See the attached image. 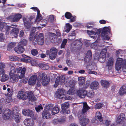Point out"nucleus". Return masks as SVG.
I'll return each mask as SVG.
<instances>
[{"label":"nucleus","mask_w":126,"mask_h":126,"mask_svg":"<svg viewBox=\"0 0 126 126\" xmlns=\"http://www.w3.org/2000/svg\"><path fill=\"white\" fill-rule=\"evenodd\" d=\"M39 75L37 79L38 84L39 85H41L42 83L43 85L46 86L48 84L49 79L47 78V76L45 73L39 72L37 73V75H34L32 76L30 78L28 81L30 85H33L36 83L37 79V75Z\"/></svg>","instance_id":"obj_1"},{"label":"nucleus","mask_w":126,"mask_h":126,"mask_svg":"<svg viewBox=\"0 0 126 126\" xmlns=\"http://www.w3.org/2000/svg\"><path fill=\"white\" fill-rule=\"evenodd\" d=\"M18 110L17 107H15L13 110V111L11 113L10 110L9 109H6L5 110H3L2 113H3V117L4 120L8 119L9 118L11 117L13 118L14 117V119L15 121L17 123L20 121L21 115L17 111Z\"/></svg>","instance_id":"obj_2"},{"label":"nucleus","mask_w":126,"mask_h":126,"mask_svg":"<svg viewBox=\"0 0 126 126\" xmlns=\"http://www.w3.org/2000/svg\"><path fill=\"white\" fill-rule=\"evenodd\" d=\"M83 106L81 112H79L78 115V118L79 120V122L81 126H85L89 122V121L88 119L86 118L85 117L82 116L90 108L87 105L86 102L83 103Z\"/></svg>","instance_id":"obj_3"},{"label":"nucleus","mask_w":126,"mask_h":126,"mask_svg":"<svg viewBox=\"0 0 126 126\" xmlns=\"http://www.w3.org/2000/svg\"><path fill=\"white\" fill-rule=\"evenodd\" d=\"M17 97L19 99H22L24 100H25L28 98L30 99V100L32 102L36 100V98L34 97L32 92H27L25 93L23 91H20L18 92Z\"/></svg>","instance_id":"obj_4"},{"label":"nucleus","mask_w":126,"mask_h":126,"mask_svg":"<svg viewBox=\"0 0 126 126\" xmlns=\"http://www.w3.org/2000/svg\"><path fill=\"white\" fill-rule=\"evenodd\" d=\"M121 67H122L123 71L126 72V60H123L122 58H118L116 63V69L119 71Z\"/></svg>","instance_id":"obj_5"},{"label":"nucleus","mask_w":126,"mask_h":126,"mask_svg":"<svg viewBox=\"0 0 126 126\" xmlns=\"http://www.w3.org/2000/svg\"><path fill=\"white\" fill-rule=\"evenodd\" d=\"M37 34L36 33V35L34 37V39L30 42L34 45H36L37 43L40 45H43L44 41L43 34L40 33L37 37L36 36H37Z\"/></svg>","instance_id":"obj_6"},{"label":"nucleus","mask_w":126,"mask_h":126,"mask_svg":"<svg viewBox=\"0 0 126 126\" xmlns=\"http://www.w3.org/2000/svg\"><path fill=\"white\" fill-rule=\"evenodd\" d=\"M47 21V20L42 19L41 15L40 14L37 15L36 19L34 23V24L35 23L37 22V25L39 26L40 25V26L36 27V28H38L39 29H40L46 25Z\"/></svg>","instance_id":"obj_7"},{"label":"nucleus","mask_w":126,"mask_h":126,"mask_svg":"<svg viewBox=\"0 0 126 126\" xmlns=\"http://www.w3.org/2000/svg\"><path fill=\"white\" fill-rule=\"evenodd\" d=\"M53 105L52 104H50L46 106L42 113L43 117L44 118L48 119L50 118L51 109L53 108Z\"/></svg>","instance_id":"obj_8"},{"label":"nucleus","mask_w":126,"mask_h":126,"mask_svg":"<svg viewBox=\"0 0 126 126\" xmlns=\"http://www.w3.org/2000/svg\"><path fill=\"white\" fill-rule=\"evenodd\" d=\"M57 51V50L56 48L53 47L50 49V51L48 50H47L46 53L47 55H48L49 53V58L50 59L53 60L56 58Z\"/></svg>","instance_id":"obj_9"},{"label":"nucleus","mask_w":126,"mask_h":126,"mask_svg":"<svg viewBox=\"0 0 126 126\" xmlns=\"http://www.w3.org/2000/svg\"><path fill=\"white\" fill-rule=\"evenodd\" d=\"M7 91L8 92L6 95V97L5 99L3 98L1 99V101L3 103L10 102L12 101V96L13 94V90L10 89H7Z\"/></svg>","instance_id":"obj_10"},{"label":"nucleus","mask_w":126,"mask_h":126,"mask_svg":"<svg viewBox=\"0 0 126 126\" xmlns=\"http://www.w3.org/2000/svg\"><path fill=\"white\" fill-rule=\"evenodd\" d=\"M82 45L81 39L80 38L77 39L72 44L71 46L72 50H75L77 48H80Z\"/></svg>","instance_id":"obj_11"},{"label":"nucleus","mask_w":126,"mask_h":126,"mask_svg":"<svg viewBox=\"0 0 126 126\" xmlns=\"http://www.w3.org/2000/svg\"><path fill=\"white\" fill-rule=\"evenodd\" d=\"M22 17V16L18 13H13L7 17L8 19L12 20L14 22L18 21Z\"/></svg>","instance_id":"obj_12"},{"label":"nucleus","mask_w":126,"mask_h":126,"mask_svg":"<svg viewBox=\"0 0 126 126\" xmlns=\"http://www.w3.org/2000/svg\"><path fill=\"white\" fill-rule=\"evenodd\" d=\"M87 31L88 34L91 35L90 37L94 39H95L96 38V35H98V38H99L98 36H99L98 35L100 33V30L96 28L94 29V31L87 30Z\"/></svg>","instance_id":"obj_13"},{"label":"nucleus","mask_w":126,"mask_h":126,"mask_svg":"<svg viewBox=\"0 0 126 126\" xmlns=\"http://www.w3.org/2000/svg\"><path fill=\"white\" fill-rule=\"evenodd\" d=\"M23 21L25 27L27 29V31L29 30L30 28V25L33 24V22L30 19L26 17L23 18Z\"/></svg>","instance_id":"obj_14"},{"label":"nucleus","mask_w":126,"mask_h":126,"mask_svg":"<svg viewBox=\"0 0 126 126\" xmlns=\"http://www.w3.org/2000/svg\"><path fill=\"white\" fill-rule=\"evenodd\" d=\"M65 93V90L63 89H59L56 92V97L61 99L64 96Z\"/></svg>","instance_id":"obj_15"},{"label":"nucleus","mask_w":126,"mask_h":126,"mask_svg":"<svg viewBox=\"0 0 126 126\" xmlns=\"http://www.w3.org/2000/svg\"><path fill=\"white\" fill-rule=\"evenodd\" d=\"M107 52L106 49H104L101 51L98 59V61L100 62H103L105 60L106 54Z\"/></svg>","instance_id":"obj_16"},{"label":"nucleus","mask_w":126,"mask_h":126,"mask_svg":"<svg viewBox=\"0 0 126 126\" xmlns=\"http://www.w3.org/2000/svg\"><path fill=\"white\" fill-rule=\"evenodd\" d=\"M23 114L24 115L32 117L34 116L33 111L29 109H23L22 111Z\"/></svg>","instance_id":"obj_17"},{"label":"nucleus","mask_w":126,"mask_h":126,"mask_svg":"<svg viewBox=\"0 0 126 126\" xmlns=\"http://www.w3.org/2000/svg\"><path fill=\"white\" fill-rule=\"evenodd\" d=\"M69 86L71 88L67 92V94H73L76 93L75 91L73 88L74 86L75 83L73 82V80H71L69 82Z\"/></svg>","instance_id":"obj_18"},{"label":"nucleus","mask_w":126,"mask_h":126,"mask_svg":"<svg viewBox=\"0 0 126 126\" xmlns=\"http://www.w3.org/2000/svg\"><path fill=\"white\" fill-rule=\"evenodd\" d=\"M26 70V69L25 68H22V67H20L17 68V73L20 74V75H19L18 76V77L20 79L22 78L24 76Z\"/></svg>","instance_id":"obj_19"},{"label":"nucleus","mask_w":126,"mask_h":126,"mask_svg":"<svg viewBox=\"0 0 126 126\" xmlns=\"http://www.w3.org/2000/svg\"><path fill=\"white\" fill-rule=\"evenodd\" d=\"M126 119L124 114L121 113L116 118L117 123H120L121 122L125 121Z\"/></svg>","instance_id":"obj_20"},{"label":"nucleus","mask_w":126,"mask_h":126,"mask_svg":"<svg viewBox=\"0 0 126 126\" xmlns=\"http://www.w3.org/2000/svg\"><path fill=\"white\" fill-rule=\"evenodd\" d=\"M24 123L26 126H33L34 122L32 119L27 118L24 121Z\"/></svg>","instance_id":"obj_21"},{"label":"nucleus","mask_w":126,"mask_h":126,"mask_svg":"<svg viewBox=\"0 0 126 126\" xmlns=\"http://www.w3.org/2000/svg\"><path fill=\"white\" fill-rule=\"evenodd\" d=\"M19 30L17 28H14L12 30L10 33V34L12 37V38H16L17 36V34Z\"/></svg>","instance_id":"obj_22"},{"label":"nucleus","mask_w":126,"mask_h":126,"mask_svg":"<svg viewBox=\"0 0 126 126\" xmlns=\"http://www.w3.org/2000/svg\"><path fill=\"white\" fill-rule=\"evenodd\" d=\"M87 91L85 90H81L78 91L77 93V94L80 97L84 98L86 95Z\"/></svg>","instance_id":"obj_23"},{"label":"nucleus","mask_w":126,"mask_h":126,"mask_svg":"<svg viewBox=\"0 0 126 126\" xmlns=\"http://www.w3.org/2000/svg\"><path fill=\"white\" fill-rule=\"evenodd\" d=\"M14 50L18 54L22 53L24 50L23 47L21 46H19V45L15 48Z\"/></svg>","instance_id":"obj_24"},{"label":"nucleus","mask_w":126,"mask_h":126,"mask_svg":"<svg viewBox=\"0 0 126 126\" xmlns=\"http://www.w3.org/2000/svg\"><path fill=\"white\" fill-rule=\"evenodd\" d=\"M99 87V84L96 81L92 82L90 85V87L92 89H97Z\"/></svg>","instance_id":"obj_25"},{"label":"nucleus","mask_w":126,"mask_h":126,"mask_svg":"<svg viewBox=\"0 0 126 126\" xmlns=\"http://www.w3.org/2000/svg\"><path fill=\"white\" fill-rule=\"evenodd\" d=\"M91 52L90 50L88 51L87 52L86 56L85 58V61H89L92 58Z\"/></svg>","instance_id":"obj_26"},{"label":"nucleus","mask_w":126,"mask_h":126,"mask_svg":"<svg viewBox=\"0 0 126 126\" xmlns=\"http://www.w3.org/2000/svg\"><path fill=\"white\" fill-rule=\"evenodd\" d=\"M49 35L51 42L52 43L54 42L57 39L56 35L54 33L52 32L49 33Z\"/></svg>","instance_id":"obj_27"},{"label":"nucleus","mask_w":126,"mask_h":126,"mask_svg":"<svg viewBox=\"0 0 126 126\" xmlns=\"http://www.w3.org/2000/svg\"><path fill=\"white\" fill-rule=\"evenodd\" d=\"M119 93L121 95H123L126 93V86L124 85L121 87L119 91Z\"/></svg>","instance_id":"obj_28"},{"label":"nucleus","mask_w":126,"mask_h":126,"mask_svg":"<svg viewBox=\"0 0 126 126\" xmlns=\"http://www.w3.org/2000/svg\"><path fill=\"white\" fill-rule=\"evenodd\" d=\"M75 33L74 31L71 32L68 35V39L70 40H74L75 37Z\"/></svg>","instance_id":"obj_29"},{"label":"nucleus","mask_w":126,"mask_h":126,"mask_svg":"<svg viewBox=\"0 0 126 126\" xmlns=\"http://www.w3.org/2000/svg\"><path fill=\"white\" fill-rule=\"evenodd\" d=\"M51 113L53 115H54L58 113L59 112V110L58 106H56L52 109H51Z\"/></svg>","instance_id":"obj_30"},{"label":"nucleus","mask_w":126,"mask_h":126,"mask_svg":"<svg viewBox=\"0 0 126 126\" xmlns=\"http://www.w3.org/2000/svg\"><path fill=\"white\" fill-rule=\"evenodd\" d=\"M114 62V60L112 57L110 58L106 63V66H108V68L109 67L113 65Z\"/></svg>","instance_id":"obj_31"},{"label":"nucleus","mask_w":126,"mask_h":126,"mask_svg":"<svg viewBox=\"0 0 126 126\" xmlns=\"http://www.w3.org/2000/svg\"><path fill=\"white\" fill-rule=\"evenodd\" d=\"M19 75L16 74L12 77H10V79L11 81L13 82H17L18 81V77L19 76Z\"/></svg>","instance_id":"obj_32"},{"label":"nucleus","mask_w":126,"mask_h":126,"mask_svg":"<svg viewBox=\"0 0 126 126\" xmlns=\"http://www.w3.org/2000/svg\"><path fill=\"white\" fill-rule=\"evenodd\" d=\"M38 29V28H36L35 27H33L32 28V30L31 31V34L30 35V37L29 38V40L30 42L32 41V40L34 39V37H33V36L34 35V33L35 32L36 29Z\"/></svg>","instance_id":"obj_33"},{"label":"nucleus","mask_w":126,"mask_h":126,"mask_svg":"<svg viewBox=\"0 0 126 126\" xmlns=\"http://www.w3.org/2000/svg\"><path fill=\"white\" fill-rule=\"evenodd\" d=\"M61 79L59 77H57L55 82V84L54 85L55 87H56L60 83H62V82H63L64 81V79H62L61 81H60Z\"/></svg>","instance_id":"obj_34"},{"label":"nucleus","mask_w":126,"mask_h":126,"mask_svg":"<svg viewBox=\"0 0 126 126\" xmlns=\"http://www.w3.org/2000/svg\"><path fill=\"white\" fill-rule=\"evenodd\" d=\"M8 79L9 77L7 75L3 74L2 75L0 80L2 82H3L7 80Z\"/></svg>","instance_id":"obj_35"},{"label":"nucleus","mask_w":126,"mask_h":126,"mask_svg":"<svg viewBox=\"0 0 126 126\" xmlns=\"http://www.w3.org/2000/svg\"><path fill=\"white\" fill-rule=\"evenodd\" d=\"M39 67L43 69H48L49 68V66L45 63H41L39 65Z\"/></svg>","instance_id":"obj_36"},{"label":"nucleus","mask_w":126,"mask_h":126,"mask_svg":"<svg viewBox=\"0 0 126 126\" xmlns=\"http://www.w3.org/2000/svg\"><path fill=\"white\" fill-rule=\"evenodd\" d=\"M101 83L102 85L105 88L108 87L109 85V83L106 80H101Z\"/></svg>","instance_id":"obj_37"},{"label":"nucleus","mask_w":126,"mask_h":126,"mask_svg":"<svg viewBox=\"0 0 126 126\" xmlns=\"http://www.w3.org/2000/svg\"><path fill=\"white\" fill-rule=\"evenodd\" d=\"M102 32L103 34H108L109 33L110 34V27H104L103 29Z\"/></svg>","instance_id":"obj_38"},{"label":"nucleus","mask_w":126,"mask_h":126,"mask_svg":"<svg viewBox=\"0 0 126 126\" xmlns=\"http://www.w3.org/2000/svg\"><path fill=\"white\" fill-rule=\"evenodd\" d=\"M16 73V69L15 67L13 66H12L11 67V70L9 73V75L10 77H12V76H14L15 75Z\"/></svg>","instance_id":"obj_39"},{"label":"nucleus","mask_w":126,"mask_h":126,"mask_svg":"<svg viewBox=\"0 0 126 126\" xmlns=\"http://www.w3.org/2000/svg\"><path fill=\"white\" fill-rule=\"evenodd\" d=\"M86 95L88 97L93 98L94 95V92L93 90L87 91Z\"/></svg>","instance_id":"obj_40"},{"label":"nucleus","mask_w":126,"mask_h":126,"mask_svg":"<svg viewBox=\"0 0 126 126\" xmlns=\"http://www.w3.org/2000/svg\"><path fill=\"white\" fill-rule=\"evenodd\" d=\"M72 28V26L69 23H67L66 24V27L65 28V31L67 32H69Z\"/></svg>","instance_id":"obj_41"},{"label":"nucleus","mask_w":126,"mask_h":126,"mask_svg":"<svg viewBox=\"0 0 126 126\" xmlns=\"http://www.w3.org/2000/svg\"><path fill=\"white\" fill-rule=\"evenodd\" d=\"M27 43V41L25 39H23L19 43L18 45L19 46H21L23 47L25 46Z\"/></svg>","instance_id":"obj_42"},{"label":"nucleus","mask_w":126,"mask_h":126,"mask_svg":"<svg viewBox=\"0 0 126 126\" xmlns=\"http://www.w3.org/2000/svg\"><path fill=\"white\" fill-rule=\"evenodd\" d=\"M5 67V65L4 63L0 62V73L2 74L4 72V70L3 69Z\"/></svg>","instance_id":"obj_43"},{"label":"nucleus","mask_w":126,"mask_h":126,"mask_svg":"<svg viewBox=\"0 0 126 126\" xmlns=\"http://www.w3.org/2000/svg\"><path fill=\"white\" fill-rule=\"evenodd\" d=\"M69 104L68 102H66L64 103L63 104H62L61 105L62 109H63V110H64V109H67L69 107Z\"/></svg>","instance_id":"obj_44"},{"label":"nucleus","mask_w":126,"mask_h":126,"mask_svg":"<svg viewBox=\"0 0 126 126\" xmlns=\"http://www.w3.org/2000/svg\"><path fill=\"white\" fill-rule=\"evenodd\" d=\"M95 117L100 122L102 121V119L101 117V115L99 112H97L95 114Z\"/></svg>","instance_id":"obj_45"},{"label":"nucleus","mask_w":126,"mask_h":126,"mask_svg":"<svg viewBox=\"0 0 126 126\" xmlns=\"http://www.w3.org/2000/svg\"><path fill=\"white\" fill-rule=\"evenodd\" d=\"M67 41V40L66 39H65L63 40L61 46V48H65Z\"/></svg>","instance_id":"obj_46"},{"label":"nucleus","mask_w":126,"mask_h":126,"mask_svg":"<svg viewBox=\"0 0 126 126\" xmlns=\"http://www.w3.org/2000/svg\"><path fill=\"white\" fill-rule=\"evenodd\" d=\"M16 43L11 42L10 43L8 46V50H10L11 48H13L16 45Z\"/></svg>","instance_id":"obj_47"},{"label":"nucleus","mask_w":126,"mask_h":126,"mask_svg":"<svg viewBox=\"0 0 126 126\" xmlns=\"http://www.w3.org/2000/svg\"><path fill=\"white\" fill-rule=\"evenodd\" d=\"M85 81V79L83 77H80L79 78L78 83L80 85H82Z\"/></svg>","instance_id":"obj_48"},{"label":"nucleus","mask_w":126,"mask_h":126,"mask_svg":"<svg viewBox=\"0 0 126 126\" xmlns=\"http://www.w3.org/2000/svg\"><path fill=\"white\" fill-rule=\"evenodd\" d=\"M47 19L48 22H53L54 21V17L53 15H50L48 16L47 17Z\"/></svg>","instance_id":"obj_49"},{"label":"nucleus","mask_w":126,"mask_h":126,"mask_svg":"<svg viewBox=\"0 0 126 126\" xmlns=\"http://www.w3.org/2000/svg\"><path fill=\"white\" fill-rule=\"evenodd\" d=\"M111 120L109 118L106 119L105 121V124L106 126H109L111 123Z\"/></svg>","instance_id":"obj_50"},{"label":"nucleus","mask_w":126,"mask_h":126,"mask_svg":"<svg viewBox=\"0 0 126 126\" xmlns=\"http://www.w3.org/2000/svg\"><path fill=\"white\" fill-rule=\"evenodd\" d=\"M35 109L36 111L37 112H39L41 110H42L43 108L41 105H40L38 106L35 107Z\"/></svg>","instance_id":"obj_51"},{"label":"nucleus","mask_w":126,"mask_h":126,"mask_svg":"<svg viewBox=\"0 0 126 126\" xmlns=\"http://www.w3.org/2000/svg\"><path fill=\"white\" fill-rule=\"evenodd\" d=\"M64 109V110H63V109H62L61 111V113L62 114H68L70 113V110H67V109Z\"/></svg>","instance_id":"obj_52"},{"label":"nucleus","mask_w":126,"mask_h":126,"mask_svg":"<svg viewBox=\"0 0 126 126\" xmlns=\"http://www.w3.org/2000/svg\"><path fill=\"white\" fill-rule=\"evenodd\" d=\"M13 28V27H11L10 26H7L6 27L5 30L6 31V34H9V31L11 30Z\"/></svg>","instance_id":"obj_53"},{"label":"nucleus","mask_w":126,"mask_h":126,"mask_svg":"<svg viewBox=\"0 0 126 126\" xmlns=\"http://www.w3.org/2000/svg\"><path fill=\"white\" fill-rule=\"evenodd\" d=\"M91 47L92 48L94 49L95 50H97L98 48L97 43H94L92 44L91 45Z\"/></svg>","instance_id":"obj_54"},{"label":"nucleus","mask_w":126,"mask_h":126,"mask_svg":"<svg viewBox=\"0 0 126 126\" xmlns=\"http://www.w3.org/2000/svg\"><path fill=\"white\" fill-rule=\"evenodd\" d=\"M30 62L32 65L33 66H36L38 64V62L36 60H32Z\"/></svg>","instance_id":"obj_55"},{"label":"nucleus","mask_w":126,"mask_h":126,"mask_svg":"<svg viewBox=\"0 0 126 126\" xmlns=\"http://www.w3.org/2000/svg\"><path fill=\"white\" fill-rule=\"evenodd\" d=\"M72 15L71 13L68 12H66L65 15V16L66 18L68 19L71 18Z\"/></svg>","instance_id":"obj_56"},{"label":"nucleus","mask_w":126,"mask_h":126,"mask_svg":"<svg viewBox=\"0 0 126 126\" xmlns=\"http://www.w3.org/2000/svg\"><path fill=\"white\" fill-rule=\"evenodd\" d=\"M102 39L104 40H108L109 39V37L106 34H102Z\"/></svg>","instance_id":"obj_57"},{"label":"nucleus","mask_w":126,"mask_h":126,"mask_svg":"<svg viewBox=\"0 0 126 126\" xmlns=\"http://www.w3.org/2000/svg\"><path fill=\"white\" fill-rule=\"evenodd\" d=\"M31 53L32 55L35 56L38 54V52L36 49H34L31 50Z\"/></svg>","instance_id":"obj_58"},{"label":"nucleus","mask_w":126,"mask_h":126,"mask_svg":"<svg viewBox=\"0 0 126 126\" xmlns=\"http://www.w3.org/2000/svg\"><path fill=\"white\" fill-rule=\"evenodd\" d=\"M103 106L102 103H99L95 105V109H100Z\"/></svg>","instance_id":"obj_59"},{"label":"nucleus","mask_w":126,"mask_h":126,"mask_svg":"<svg viewBox=\"0 0 126 126\" xmlns=\"http://www.w3.org/2000/svg\"><path fill=\"white\" fill-rule=\"evenodd\" d=\"M6 25V23L4 22H0V31H2L4 26Z\"/></svg>","instance_id":"obj_60"},{"label":"nucleus","mask_w":126,"mask_h":126,"mask_svg":"<svg viewBox=\"0 0 126 126\" xmlns=\"http://www.w3.org/2000/svg\"><path fill=\"white\" fill-rule=\"evenodd\" d=\"M94 23L93 22H91L87 24L86 25V27L88 29L91 28L92 26L90 25H93Z\"/></svg>","instance_id":"obj_61"},{"label":"nucleus","mask_w":126,"mask_h":126,"mask_svg":"<svg viewBox=\"0 0 126 126\" xmlns=\"http://www.w3.org/2000/svg\"><path fill=\"white\" fill-rule=\"evenodd\" d=\"M31 9L34 10L35 11H37V15H38L40 14V11L37 7H32L31 8Z\"/></svg>","instance_id":"obj_62"},{"label":"nucleus","mask_w":126,"mask_h":126,"mask_svg":"<svg viewBox=\"0 0 126 126\" xmlns=\"http://www.w3.org/2000/svg\"><path fill=\"white\" fill-rule=\"evenodd\" d=\"M65 119L66 118L65 117H63L60 119H58L60 123H62L64 122L65 120Z\"/></svg>","instance_id":"obj_63"},{"label":"nucleus","mask_w":126,"mask_h":126,"mask_svg":"<svg viewBox=\"0 0 126 126\" xmlns=\"http://www.w3.org/2000/svg\"><path fill=\"white\" fill-rule=\"evenodd\" d=\"M99 53H96L94 56V59L95 60H98L99 57Z\"/></svg>","instance_id":"obj_64"}]
</instances>
